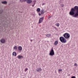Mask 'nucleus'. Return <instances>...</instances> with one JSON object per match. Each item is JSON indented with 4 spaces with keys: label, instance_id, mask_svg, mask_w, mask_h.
<instances>
[{
    "label": "nucleus",
    "instance_id": "obj_1",
    "mask_svg": "<svg viewBox=\"0 0 78 78\" xmlns=\"http://www.w3.org/2000/svg\"><path fill=\"white\" fill-rule=\"evenodd\" d=\"M70 16H73L74 17L78 18V6H76L74 8H72L69 12Z\"/></svg>",
    "mask_w": 78,
    "mask_h": 78
},
{
    "label": "nucleus",
    "instance_id": "obj_2",
    "mask_svg": "<svg viewBox=\"0 0 78 78\" xmlns=\"http://www.w3.org/2000/svg\"><path fill=\"white\" fill-rule=\"evenodd\" d=\"M59 40L62 43H66L67 40L66 39L63 37H61L59 38Z\"/></svg>",
    "mask_w": 78,
    "mask_h": 78
},
{
    "label": "nucleus",
    "instance_id": "obj_3",
    "mask_svg": "<svg viewBox=\"0 0 78 78\" xmlns=\"http://www.w3.org/2000/svg\"><path fill=\"white\" fill-rule=\"evenodd\" d=\"M63 36L66 39H68L70 38V34L67 33H65L63 34Z\"/></svg>",
    "mask_w": 78,
    "mask_h": 78
},
{
    "label": "nucleus",
    "instance_id": "obj_4",
    "mask_svg": "<svg viewBox=\"0 0 78 78\" xmlns=\"http://www.w3.org/2000/svg\"><path fill=\"white\" fill-rule=\"evenodd\" d=\"M49 55L50 56H53L55 55V52H54V50L52 49H51V51L49 53Z\"/></svg>",
    "mask_w": 78,
    "mask_h": 78
},
{
    "label": "nucleus",
    "instance_id": "obj_5",
    "mask_svg": "<svg viewBox=\"0 0 78 78\" xmlns=\"http://www.w3.org/2000/svg\"><path fill=\"white\" fill-rule=\"evenodd\" d=\"M43 20H44L43 17L40 18L39 20V23H42L43 21Z\"/></svg>",
    "mask_w": 78,
    "mask_h": 78
},
{
    "label": "nucleus",
    "instance_id": "obj_6",
    "mask_svg": "<svg viewBox=\"0 0 78 78\" xmlns=\"http://www.w3.org/2000/svg\"><path fill=\"white\" fill-rule=\"evenodd\" d=\"M2 44L5 43V39L4 38H2L0 40Z\"/></svg>",
    "mask_w": 78,
    "mask_h": 78
},
{
    "label": "nucleus",
    "instance_id": "obj_7",
    "mask_svg": "<svg viewBox=\"0 0 78 78\" xmlns=\"http://www.w3.org/2000/svg\"><path fill=\"white\" fill-rule=\"evenodd\" d=\"M33 1L31 0H27L26 1L27 3L28 4H30V3H31Z\"/></svg>",
    "mask_w": 78,
    "mask_h": 78
},
{
    "label": "nucleus",
    "instance_id": "obj_8",
    "mask_svg": "<svg viewBox=\"0 0 78 78\" xmlns=\"http://www.w3.org/2000/svg\"><path fill=\"white\" fill-rule=\"evenodd\" d=\"M17 58L18 59H20L21 58H23V57L22 55H19L17 56Z\"/></svg>",
    "mask_w": 78,
    "mask_h": 78
},
{
    "label": "nucleus",
    "instance_id": "obj_9",
    "mask_svg": "<svg viewBox=\"0 0 78 78\" xmlns=\"http://www.w3.org/2000/svg\"><path fill=\"white\" fill-rule=\"evenodd\" d=\"M36 70L37 71V72H41V71H42V69L41 68H37Z\"/></svg>",
    "mask_w": 78,
    "mask_h": 78
},
{
    "label": "nucleus",
    "instance_id": "obj_10",
    "mask_svg": "<svg viewBox=\"0 0 78 78\" xmlns=\"http://www.w3.org/2000/svg\"><path fill=\"white\" fill-rule=\"evenodd\" d=\"M18 49L20 51H22V46H19L18 47Z\"/></svg>",
    "mask_w": 78,
    "mask_h": 78
},
{
    "label": "nucleus",
    "instance_id": "obj_11",
    "mask_svg": "<svg viewBox=\"0 0 78 78\" xmlns=\"http://www.w3.org/2000/svg\"><path fill=\"white\" fill-rule=\"evenodd\" d=\"M58 44V41H55L54 45H57Z\"/></svg>",
    "mask_w": 78,
    "mask_h": 78
},
{
    "label": "nucleus",
    "instance_id": "obj_12",
    "mask_svg": "<svg viewBox=\"0 0 78 78\" xmlns=\"http://www.w3.org/2000/svg\"><path fill=\"white\" fill-rule=\"evenodd\" d=\"M13 56H16V55H17V54L16 52H13L12 53Z\"/></svg>",
    "mask_w": 78,
    "mask_h": 78
},
{
    "label": "nucleus",
    "instance_id": "obj_13",
    "mask_svg": "<svg viewBox=\"0 0 78 78\" xmlns=\"http://www.w3.org/2000/svg\"><path fill=\"white\" fill-rule=\"evenodd\" d=\"M44 9H42L41 11V14H44Z\"/></svg>",
    "mask_w": 78,
    "mask_h": 78
},
{
    "label": "nucleus",
    "instance_id": "obj_14",
    "mask_svg": "<svg viewBox=\"0 0 78 78\" xmlns=\"http://www.w3.org/2000/svg\"><path fill=\"white\" fill-rule=\"evenodd\" d=\"M2 4H6V3H7V2L6 1L2 2Z\"/></svg>",
    "mask_w": 78,
    "mask_h": 78
},
{
    "label": "nucleus",
    "instance_id": "obj_15",
    "mask_svg": "<svg viewBox=\"0 0 78 78\" xmlns=\"http://www.w3.org/2000/svg\"><path fill=\"white\" fill-rule=\"evenodd\" d=\"M46 36H47V37H50V36H51V34H47L46 35Z\"/></svg>",
    "mask_w": 78,
    "mask_h": 78
},
{
    "label": "nucleus",
    "instance_id": "obj_16",
    "mask_svg": "<svg viewBox=\"0 0 78 78\" xmlns=\"http://www.w3.org/2000/svg\"><path fill=\"white\" fill-rule=\"evenodd\" d=\"M55 26H56L57 27H59V25H60V24H59V23H57L55 25Z\"/></svg>",
    "mask_w": 78,
    "mask_h": 78
},
{
    "label": "nucleus",
    "instance_id": "obj_17",
    "mask_svg": "<svg viewBox=\"0 0 78 78\" xmlns=\"http://www.w3.org/2000/svg\"><path fill=\"white\" fill-rule=\"evenodd\" d=\"M37 12H40L41 11V9L39 8H38L37 9Z\"/></svg>",
    "mask_w": 78,
    "mask_h": 78
},
{
    "label": "nucleus",
    "instance_id": "obj_18",
    "mask_svg": "<svg viewBox=\"0 0 78 78\" xmlns=\"http://www.w3.org/2000/svg\"><path fill=\"white\" fill-rule=\"evenodd\" d=\"M13 49L14 50H17V46H14L13 48Z\"/></svg>",
    "mask_w": 78,
    "mask_h": 78
},
{
    "label": "nucleus",
    "instance_id": "obj_19",
    "mask_svg": "<svg viewBox=\"0 0 78 78\" xmlns=\"http://www.w3.org/2000/svg\"><path fill=\"white\" fill-rule=\"evenodd\" d=\"M28 70V68H26L24 69V71L25 72H27V70Z\"/></svg>",
    "mask_w": 78,
    "mask_h": 78
},
{
    "label": "nucleus",
    "instance_id": "obj_20",
    "mask_svg": "<svg viewBox=\"0 0 78 78\" xmlns=\"http://www.w3.org/2000/svg\"><path fill=\"white\" fill-rule=\"evenodd\" d=\"M62 69H58V73H60V72H62Z\"/></svg>",
    "mask_w": 78,
    "mask_h": 78
},
{
    "label": "nucleus",
    "instance_id": "obj_21",
    "mask_svg": "<svg viewBox=\"0 0 78 78\" xmlns=\"http://www.w3.org/2000/svg\"><path fill=\"white\" fill-rule=\"evenodd\" d=\"M34 3H33V4L35 5L36 4V1L34 0Z\"/></svg>",
    "mask_w": 78,
    "mask_h": 78
},
{
    "label": "nucleus",
    "instance_id": "obj_22",
    "mask_svg": "<svg viewBox=\"0 0 78 78\" xmlns=\"http://www.w3.org/2000/svg\"><path fill=\"white\" fill-rule=\"evenodd\" d=\"M61 7H64V4H61Z\"/></svg>",
    "mask_w": 78,
    "mask_h": 78
},
{
    "label": "nucleus",
    "instance_id": "obj_23",
    "mask_svg": "<svg viewBox=\"0 0 78 78\" xmlns=\"http://www.w3.org/2000/svg\"><path fill=\"white\" fill-rule=\"evenodd\" d=\"M74 66H77V64L76 63H75L74 64Z\"/></svg>",
    "mask_w": 78,
    "mask_h": 78
},
{
    "label": "nucleus",
    "instance_id": "obj_24",
    "mask_svg": "<svg viewBox=\"0 0 78 78\" xmlns=\"http://www.w3.org/2000/svg\"><path fill=\"white\" fill-rule=\"evenodd\" d=\"M35 5V4H33L32 5V7H34V6Z\"/></svg>",
    "mask_w": 78,
    "mask_h": 78
},
{
    "label": "nucleus",
    "instance_id": "obj_25",
    "mask_svg": "<svg viewBox=\"0 0 78 78\" xmlns=\"http://www.w3.org/2000/svg\"><path fill=\"white\" fill-rule=\"evenodd\" d=\"M26 1H27V0H22V1L23 2H26Z\"/></svg>",
    "mask_w": 78,
    "mask_h": 78
},
{
    "label": "nucleus",
    "instance_id": "obj_26",
    "mask_svg": "<svg viewBox=\"0 0 78 78\" xmlns=\"http://www.w3.org/2000/svg\"><path fill=\"white\" fill-rule=\"evenodd\" d=\"M41 14L40 13H39V16H41Z\"/></svg>",
    "mask_w": 78,
    "mask_h": 78
},
{
    "label": "nucleus",
    "instance_id": "obj_27",
    "mask_svg": "<svg viewBox=\"0 0 78 78\" xmlns=\"http://www.w3.org/2000/svg\"><path fill=\"white\" fill-rule=\"evenodd\" d=\"M30 42H33V40H30Z\"/></svg>",
    "mask_w": 78,
    "mask_h": 78
},
{
    "label": "nucleus",
    "instance_id": "obj_28",
    "mask_svg": "<svg viewBox=\"0 0 78 78\" xmlns=\"http://www.w3.org/2000/svg\"><path fill=\"white\" fill-rule=\"evenodd\" d=\"M2 11H0V14H1V13L2 12H1Z\"/></svg>",
    "mask_w": 78,
    "mask_h": 78
},
{
    "label": "nucleus",
    "instance_id": "obj_29",
    "mask_svg": "<svg viewBox=\"0 0 78 78\" xmlns=\"http://www.w3.org/2000/svg\"><path fill=\"white\" fill-rule=\"evenodd\" d=\"M45 3H43V4H42V6H43L44 5H45Z\"/></svg>",
    "mask_w": 78,
    "mask_h": 78
}]
</instances>
